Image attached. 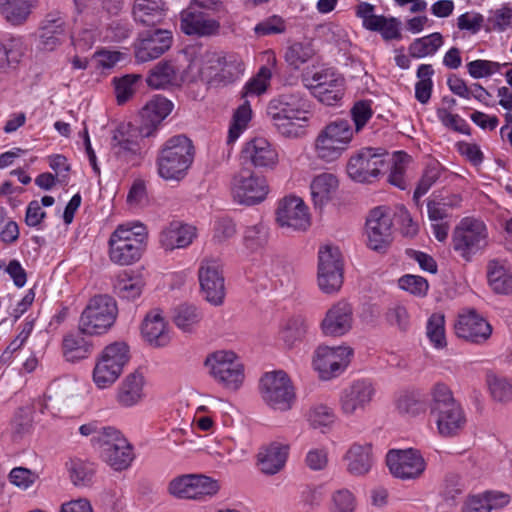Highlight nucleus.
<instances>
[{
    "label": "nucleus",
    "instance_id": "nucleus-14",
    "mask_svg": "<svg viewBox=\"0 0 512 512\" xmlns=\"http://www.w3.org/2000/svg\"><path fill=\"white\" fill-rule=\"evenodd\" d=\"M376 395V387L367 378L356 379L345 386L339 394V408L345 417L363 414Z\"/></svg>",
    "mask_w": 512,
    "mask_h": 512
},
{
    "label": "nucleus",
    "instance_id": "nucleus-22",
    "mask_svg": "<svg viewBox=\"0 0 512 512\" xmlns=\"http://www.w3.org/2000/svg\"><path fill=\"white\" fill-rule=\"evenodd\" d=\"M173 107V103L166 97L153 96L139 112V135L142 138L155 136L163 120L172 112Z\"/></svg>",
    "mask_w": 512,
    "mask_h": 512
},
{
    "label": "nucleus",
    "instance_id": "nucleus-62",
    "mask_svg": "<svg viewBox=\"0 0 512 512\" xmlns=\"http://www.w3.org/2000/svg\"><path fill=\"white\" fill-rule=\"evenodd\" d=\"M386 322L401 331H406L410 326V315L403 304L393 303L385 312Z\"/></svg>",
    "mask_w": 512,
    "mask_h": 512
},
{
    "label": "nucleus",
    "instance_id": "nucleus-19",
    "mask_svg": "<svg viewBox=\"0 0 512 512\" xmlns=\"http://www.w3.org/2000/svg\"><path fill=\"white\" fill-rule=\"evenodd\" d=\"M231 191L236 202L251 206L266 199L269 186L264 176L241 172L233 177Z\"/></svg>",
    "mask_w": 512,
    "mask_h": 512
},
{
    "label": "nucleus",
    "instance_id": "nucleus-2",
    "mask_svg": "<svg viewBox=\"0 0 512 512\" xmlns=\"http://www.w3.org/2000/svg\"><path fill=\"white\" fill-rule=\"evenodd\" d=\"M148 232L140 222L120 224L109 238V258L118 265H132L140 260L146 245Z\"/></svg>",
    "mask_w": 512,
    "mask_h": 512
},
{
    "label": "nucleus",
    "instance_id": "nucleus-53",
    "mask_svg": "<svg viewBox=\"0 0 512 512\" xmlns=\"http://www.w3.org/2000/svg\"><path fill=\"white\" fill-rule=\"evenodd\" d=\"M487 385L491 396L499 402L512 400V380L493 373L487 374Z\"/></svg>",
    "mask_w": 512,
    "mask_h": 512
},
{
    "label": "nucleus",
    "instance_id": "nucleus-55",
    "mask_svg": "<svg viewBox=\"0 0 512 512\" xmlns=\"http://www.w3.org/2000/svg\"><path fill=\"white\" fill-rule=\"evenodd\" d=\"M20 42L11 39L6 44L0 43V73H6L15 68L22 57Z\"/></svg>",
    "mask_w": 512,
    "mask_h": 512
},
{
    "label": "nucleus",
    "instance_id": "nucleus-3",
    "mask_svg": "<svg viewBox=\"0 0 512 512\" xmlns=\"http://www.w3.org/2000/svg\"><path fill=\"white\" fill-rule=\"evenodd\" d=\"M194 159V147L189 138L176 135L169 138L158 152L157 171L164 180H181Z\"/></svg>",
    "mask_w": 512,
    "mask_h": 512
},
{
    "label": "nucleus",
    "instance_id": "nucleus-12",
    "mask_svg": "<svg viewBox=\"0 0 512 512\" xmlns=\"http://www.w3.org/2000/svg\"><path fill=\"white\" fill-rule=\"evenodd\" d=\"M260 394L269 407L280 411L289 410L295 399L292 383L281 370L268 372L261 378Z\"/></svg>",
    "mask_w": 512,
    "mask_h": 512
},
{
    "label": "nucleus",
    "instance_id": "nucleus-50",
    "mask_svg": "<svg viewBox=\"0 0 512 512\" xmlns=\"http://www.w3.org/2000/svg\"><path fill=\"white\" fill-rule=\"evenodd\" d=\"M67 469L75 486L89 485L96 470L94 463L79 458L71 459L67 463Z\"/></svg>",
    "mask_w": 512,
    "mask_h": 512
},
{
    "label": "nucleus",
    "instance_id": "nucleus-32",
    "mask_svg": "<svg viewBox=\"0 0 512 512\" xmlns=\"http://www.w3.org/2000/svg\"><path fill=\"white\" fill-rule=\"evenodd\" d=\"M141 334L154 347H163L170 342L167 323L160 310L154 309L147 313L141 325Z\"/></svg>",
    "mask_w": 512,
    "mask_h": 512
},
{
    "label": "nucleus",
    "instance_id": "nucleus-25",
    "mask_svg": "<svg viewBox=\"0 0 512 512\" xmlns=\"http://www.w3.org/2000/svg\"><path fill=\"white\" fill-rule=\"evenodd\" d=\"M172 44L171 32L155 29L140 35L135 45V57L138 62H147L160 57Z\"/></svg>",
    "mask_w": 512,
    "mask_h": 512
},
{
    "label": "nucleus",
    "instance_id": "nucleus-11",
    "mask_svg": "<svg viewBox=\"0 0 512 512\" xmlns=\"http://www.w3.org/2000/svg\"><path fill=\"white\" fill-rule=\"evenodd\" d=\"M243 71V62L237 55L206 52L200 75L210 86L218 87L233 83Z\"/></svg>",
    "mask_w": 512,
    "mask_h": 512
},
{
    "label": "nucleus",
    "instance_id": "nucleus-34",
    "mask_svg": "<svg viewBox=\"0 0 512 512\" xmlns=\"http://www.w3.org/2000/svg\"><path fill=\"white\" fill-rule=\"evenodd\" d=\"M347 471L353 476H364L371 470L374 457L370 443H353L344 455Z\"/></svg>",
    "mask_w": 512,
    "mask_h": 512
},
{
    "label": "nucleus",
    "instance_id": "nucleus-29",
    "mask_svg": "<svg viewBox=\"0 0 512 512\" xmlns=\"http://www.w3.org/2000/svg\"><path fill=\"white\" fill-rule=\"evenodd\" d=\"M196 237V228L192 225L173 221L159 234V243L166 251L188 247Z\"/></svg>",
    "mask_w": 512,
    "mask_h": 512
},
{
    "label": "nucleus",
    "instance_id": "nucleus-13",
    "mask_svg": "<svg viewBox=\"0 0 512 512\" xmlns=\"http://www.w3.org/2000/svg\"><path fill=\"white\" fill-rule=\"evenodd\" d=\"M317 282L323 293L333 294L340 290L343 284V262L338 247L326 245L319 249Z\"/></svg>",
    "mask_w": 512,
    "mask_h": 512
},
{
    "label": "nucleus",
    "instance_id": "nucleus-56",
    "mask_svg": "<svg viewBox=\"0 0 512 512\" xmlns=\"http://www.w3.org/2000/svg\"><path fill=\"white\" fill-rule=\"evenodd\" d=\"M114 288L119 297L134 300L141 295L143 282L139 277L124 274L118 277Z\"/></svg>",
    "mask_w": 512,
    "mask_h": 512
},
{
    "label": "nucleus",
    "instance_id": "nucleus-59",
    "mask_svg": "<svg viewBox=\"0 0 512 512\" xmlns=\"http://www.w3.org/2000/svg\"><path fill=\"white\" fill-rule=\"evenodd\" d=\"M508 63H499L489 60H474L467 64V70L474 79L489 77L501 71L503 67H507Z\"/></svg>",
    "mask_w": 512,
    "mask_h": 512
},
{
    "label": "nucleus",
    "instance_id": "nucleus-35",
    "mask_svg": "<svg viewBox=\"0 0 512 512\" xmlns=\"http://www.w3.org/2000/svg\"><path fill=\"white\" fill-rule=\"evenodd\" d=\"M289 446L273 442L262 447L258 453V466L261 472L267 475L278 473L285 465Z\"/></svg>",
    "mask_w": 512,
    "mask_h": 512
},
{
    "label": "nucleus",
    "instance_id": "nucleus-31",
    "mask_svg": "<svg viewBox=\"0 0 512 512\" xmlns=\"http://www.w3.org/2000/svg\"><path fill=\"white\" fill-rule=\"evenodd\" d=\"M243 158L255 167L274 168L278 163V153L271 143L262 137L247 142L242 150Z\"/></svg>",
    "mask_w": 512,
    "mask_h": 512
},
{
    "label": "nucleus",
    "instance_id": "nucleus-40",
    "mask_svg": "<svg viewBox=\"0 0 512 512\" xmlns=\"http://www.w3.org/2000/svg\"><path fill=\"white\" fill-rule=\"evenodd\" d=\"M339 186L337 177L332 173H321L310 184L311 197L315 207H322L332 198Z\"/></svg>",
    "mask_w": 512,
    "mask_h": 512
},
{
    "label": "nucleus",
    "instance_id": "nucleus-42",
    "mask_svg": "<svg viewBox=\"0 0 512 512\" xmlns=\"http://www.w3.org/2000/svg\"><path fill=\"white\" fill-rule=\"evenodd\" d=\"M36 0H0V14L13 26L26 22Z\"/></svg>",
    "mask_w": 512,
    "mask_h": 512
},
{
    "label": "nucleus",
    "instance_id": "nucleus-18",
    "mask_svg": "<svg viewBox=\"0 0 512 512\" xmlns=\"http://www.w3.org/2000/svg\"><path fill=\"white\" fill-rule=\"evenodd\" d=\"M349 347L320 345L314 352L313 367L322 380H330L344 372L350 362Z\"/></svg>",
    "mask_w": 512,
    "mask_h": 512
},
{
    "label": "nucleus",
    "instance_id": "nucleus-24",
    "mask_svg": "<svg viewBox=\"0 0 512 512\" xmlns=\"http://www.w3.org/2000/svg\"><path fill=\"white\" fill-rule=\"evenodd\" d=\"M454 328L459 338L476 344L485 342L492 333L491 325L473 309L459 314Z\"/></svg>",
    "mask_w": 512,
    "mask_h": 512
},
{
    "label": "nucleus",
    "instance_id": "nucleus-10",
    "mask_svg": "<svg viewBox=\"0 0 512 512\" xmlns=\"http://www.w3.org/2000/svg\"><path fill=\"white\" fill-rule=\"evenodd\" d=\"M115 300L108 295L92 297L79 319V329L86 335L105 333L115 322L117 316Z\"/></svg>",
    "mask_w": 512,
    "mask_h": 512
},
{
    "label": "nucleus",
    "instance_id": "nucleus-8",
    "mask_svg": "<svg viewBox=\"0 0 512 512\" xmlns=\"http://www.w3.org/2000/svg\"><path fill=\"white\" fill-rule=\"evenodd\" d=\"M388 164V153L384 149L364 147L350 156L346 171L353 181L371 184L379 179Z\"/></svg>",
    "mask_w": 512,
    "mask_h": 512
},
{
    "label": "nucleus",
    "instance_id": "nucleus-36",
    "mask_svg": "<svg viewBox=\"0 0 512 512\" xmlns=\"http://www.w3.org/2000/svg\"><path fill=\"white\" fill-rule=\"evenodd\" d=\"M166 16L163 0H135L133 5L134 20L143 25L154 27L160 24Z\"/></svg>",
    "mask_w": 512,
    "mask_h": 512
},
{
    "label": "nucleus",
    "instance_id": "nucleus-27",
    "mask_svg": "<svg viewBox=\"0 0 512 512\" xmlns=\"http://www.w3.org/2000/svg\"><path fill=\"white\" fill-rule=\"evenodd\" d=\"M353 324V310L349 303L340 301L334 304L321 322L326 336L339 337L350 331Z\"/></svg>",
    "mask_w": 512,
    "mask_h": 512
},
{
    "label": "nucleus",
    "instance_id": "nucleus-52",
    "mask_svg": "<svg viewBox=\"0 0 512 512\" xmlns=\"http://www.w3.org/2000/svg\"><path fill=\"white\" fill-rule=\"evenodd\" d=\"M201 318L200 311L195 306L188 304L178 306L173 316L175 325L184 332L193 331Z\"/></svg>",
    "mask_w": 512,
    "mask_h": 512
},
{
    "label": "nucleus",
    "instance_id": "nucleus-37",
    "mask_svg": "<svg viewBox=\"0 0 512 512\" xmlns=\"http://www.w3.org/2000/svg\"><path fill=\"white\" fill-rule=\"evenodd\" d=\"M144 377L139 372L128 374L117 389L116 401L122 407L138 404L143 396Z\"/></svg>",
    "mask_w": 512,
    "mask_h": 512
},
{
    "label": "nucleus",
    "instance_id": "nucleus-15",
    "mask_svg": "<svg viewBox=\"0 0 512 512\" xmlns=\"http://www.w3.org/2000/svg\"><path fill=\"white\" fill-rule=\"evenodd\" d=\"M375 6L362 1L355 7V16L362 22V27L377 32L386 42L402 39V22L396 17L377 15Z\"/></svg>",
    "mask_w": 512,
    "mask_h": 512
},
{
    "label": "nucleus",
    "instance_id": "nucleus-46",
    "mask_svg": "<svg viewBox=\"0 0 512 512\" xmlns=\"http://www.w3.org/2000/svg\"><path fill=\"white\" fill-rule=\"evenodd\" d=\"M315 53L313 43L310 40L295 41L287 46L284 58L290 67L297 70L310 61Z\"/></svg>",
    "mask_w": 512,
    "mask_h": 512
},
{
    "label": "nucleus",
    "instance_id": "nucleus-47",
    "mask_svg": "<svg viewBox=\"0 0 512 512\" xmlns=\"http://www.w3.org/2000/svg\"><path fill=\"white\" fill-rule=\"evenodd\" d=\"M429 396V408L431 415L460 404L454 398L450 387L443 382L435 383L430 389Z\"/></svg>",
    "mask_w": 512,
    "mask_h": 512
},
{
    "label": "nucleus",
    "instance_id": "nucleus-64",
    "mask_svg": "<svg viewBox=\"0 0 512 512\" xmlns=\"http://www.w3.org/2000/svg\"><path fill=\"white\" fill-rule=\"evenodd\" d=\"M331 501L333 512H353L356 507L354 494L346 488L335 491L331 496Z\"/></svg>",
    "mask_w": 512,
    "mask_h": 512
},
{
    "label": "nucleus",
    "instance_id": "nucleus-45",
    "mask_svg": "<svg viewBox=\"0 0 512 512\" xmlns=\"http://www.w3.org/2000/svg\"><path fill=\"white\" fill-rule=\"evenodd\" d=\"M309 324L302 315H294L286 319L279 330L280 338L288 347H292L306 334Z\"/></svg>",
    "mask_w": 512,
    "mask_h": 512
},
{
    "label": "nucleus",
    "instance_id": "nucleus-58",
    "mask_svg": "<svg viewBox=\"0 0 512 512\" xmlns=\"http://www.w3.org/2000/svg\"><path fill=\"white\" fill-rule=\"evenodd\" d=\"M271 76V70L266 66H262L258 73L244 86L243 96H259L266 92Z\"/></svg>",
    "mask_w": 512,
    "mask_h": 512
},
{
    "label": "nucleus",
    "instance_id": "nucleus-63",
    "mask_svg": "<svg viewBox=\"0 0 512 512\" xmlns=\"http://www.w3.org/2000/svg\"><path fill=\"white\" fill-rule=\"evenodd\" d=\"M436 115L441 124L447 129L461 134H470V127L465 119L458 114H453L448 109L437 108Z\"/></svg>",
    "mask_w": 512,
    "mask_h": 512
},
{
    "label": "nucleus",
    "instance_id": "nucleus-16",
    "mask_svg": "<svg viewBox=\"0 0 512 512\" xmlns=\"http://www.w3.org/2000/svg\"><path fill=\"white\" fill-rule=\"evenodd\" d=\"M223 265L219 257L205 256L199 264L198 279L204 298L213 305L223 303L225 286Z\"/></svg>",
    "mask_w": 512,
    "mask_h": 512
},
{
    "label": "nucleus",
    "instance_id": "nucleus-28",
    "mask_svg": "<svg viewBox=\"0 0 512 512\" xmlns=\"http://www.w3.org/2000/svg\"><path fill=\"white\" fill-rule=\"evenodd\" d=\"M79 433L83 436H90L92 447L102 457L107 450H110L124 435L113 426H105L99 422L92 421L79 427Z\"/></svg>",
    "mask_w": 512,
    "mask_h": 512
},
{
    "label": "nucleus",
    "instance_id": "nucleus-7",
    "mask_svg": "<svg viewBox=\"0 0 512 512\" xmlns=\"http://www.w3.org/2000/svg\"><path fill=\"white\" fill-rule=\"evenodd\" d=\"M353 138V129L347 119H337L327 124L315 139L317 157L325 162H333L348 149Z\"/></svg>",
    "mask_w": 512,
    "mask_h": 512
},
{
    "label": "nucleus",
    "instance_id": "nucleus-23",
    "mask_svg": "<svg viewBox=\"0 0 512 512\" xmlns=\"http://www.w3.org/2000/svg\"><path fill=\"white\" fill-rule=\"evenodd\" d=\"M390 473L403 480L415 479L425 470L426 464L418 450H390L386 455Z\"/></svg>",
    "mask_w": 512,
    "mask_h": 512
},
{
    "label": "nucleus",
    "instance_id": "nucleus-51",
    "mask_svg": "<svg viewBox=\"0 0 512 512\" xmlns=\"http://www.w3.org/2000/svg\"><path fill=\"white\" fill-rule=\"evenodd\" d=\"M410 160V156L403 151L395 152L392 158L388 182L401 190L407 188L405 172Z\"/></svg>",
    "mask_w": 512,
    "mask_h": 512
},
{
    "label": "nucleus",
    "instance_id": "nucleus-38",
    "mask_svg": "<svg viewBox=\"0 0 512 512\" xmlns=\"http://www.w3.org/2000/svg\"><path fill=\"white\" fill-rule=\"evenodd\" d=\"M487 280L495 293L512 294V268L506 261L491 260L487 265Z\"/></svg>",
    "mask_w": 512,
    "mask_h": 512
},
{
    "label": "nucleus",
    "instance_id": "nucleus-60",
    "mask_svg": "<svg viewBox=\"0 0 512 512\" xmlns=\"http://www.w3.org/2000/svg\"><path fill=\"white\" fill-rule=\"evenodd\" d=\"M268 240V229L262 223L248 226L243 235V242L246 248L256 250L263 247Z\"/></svg>",
    "mask_w": 512,
    "mask_h": 512
},
{
    "label": "nucleus",
    "instance_id": "nucleus-6",
    "mask_svg": "<svg viewBox=\"0 0 512 512\" xmlns=\"http://www.w3.org/2000/svg\"><path fill=\"white\" fill-rule=\"evenodd\" d=\"M129 347L124 342H114L106 346L96 358L92 372L94 384L99 389L111 387L129 362Z\"/></svg>",
    "mask_w": 512,
    "mask_h": 512
},
{
    "label": "nucleus",
    "instance_id": "nucleus-1",
    "mask_svg": "<svg viewBox=\"0 0 512 512\" xmlns=\"http://www.w3.org/2000/svg\"><path fill=\"white\" fill-rule=\"evenodd\" d=\"M311 102L300 89H284L267 105L266 113L273 128L285 138H300L306 134Z\"/></svg>",
    "mask_w": 512,
    "mask_h": 512
},
{
    "label": "nucleus",
    "instance_id": "nucleus-26",
    "mask_svg": "<svg viewBox=\"0 0 512 512\" xmlns=\"http://www.w3.org/2000/svg\"><path fill=\"white\" fill-rule=\"evenodd\" d=\"M180 28L186 35L207 37L219 32L220 23L204 11L188 7L181 12Z\"/></svg>",
    "mask_w": 512,
    "mask_h": 512
},
{
    "label": "nucleus",
    "instance_id": "nucleus-43",
    "mask_svg": "<svg viewBox=\"0 0 512 512\" xmlns=\"http://www.w3.org/2000/svg\"><path fill=\"white\" fill-rule=\"evenodd\" d=\"M178 68L171 61H161L149 72L146 82L153 89H165L178 84Z\"/></svg>",
    "mask_w": 512,
    "mask_h": 512
},
{
    "label": "nucleus",
    "instance_id": "nucleus-39",
    "mask_svg": "<svg viewBox=\"0 0 512 512\" xmlns=\"http://www.w3.org/2000/svg\"><path fill=\"white\" fill-rule=\"evenodd\" d=\"M65 33V22L60 14H49L42 22L39 35L41 49L52 51L60 43Z\"/></svg>",
    "mask_w": 512,
    "mask_h": 512
},
{
    "label": "nucleus",
    "instance_id": "nucleus-57",
    "mask_svg": "<svg viewBox=\"0 0 512 512\" xmlns=\"http://www.w3.org/2000/svg\"><path fill=\"white\" fill-rule=\"evenodd\" d=\"M141 80L139 74H127L119 79L114 78L115 93L119 104L125 103L136 92Z\"/></svg>",
    "mask_w": 512,
    "mask_h": 512
},
{
    "label": "nucleus",
    "instance_id": "nucleus-61",
    "mask_svg": "<svg viewBox=\"0 0 512 512\" xmlns=\"http://www.w3.org/2000/svg\"><path fill=\"white\" fill-rule=\"evenodd\" d=\"M252 110L250 105L245 103L241 105L233 115V121L228 132V142L235 141L240 134L246 129L251 119Z\"/></svg>",
    "mask_w": 512,
    "mask_h": 512
},
{
    "label": "nucleus",
    "instance_id": "nucleus-49",
    "mask_svg": "<svg viewBox=\"0 0 512 512\" xmlns=\"http://www.w3.org/2000/svg\"><path fill=\"white\" fill-rule=\"evenodd\" d=\"M448 171L436 160L427 163L421 179L414 191V198L419 199L442 177H446Z\"/></svg>",
    "mask_w": 512,
    "mask_h": 512
},
{
    "label": "nucleus",
    "instance_id": "nucleus-4",
    "mask_svg": "<svg viewBox=\"0 0 512 512\" xmlns=\"http://www.w3.org/2000/svg\"><path fill=\"white\" fill-rule=\"evenodd\" d=\"M489 233L484 221L465 217L452 233V248L465 261L481 253L488 245Z\"/></svg>",
    "mask_w": 512,
    "mask_h": 512
},
{
    "label": "nucleus",
    "instance_id": "nucleus-41",
    "mask_svg": "<svg viewBox=\"0 0 512 512\" xmlns=\"http://www.w3.org/2000/svg\"><path fill=\"white\" fill-rule=\"evenodd\" d=\"M115 471L129 468L135 459L133 446L124 437L101 457Z\"/></svg>",
    "mask_w": 512,
    "mask_h": 512
},
{
    "label": "nucleus",
    "instance_id": "nucleus-5",
    "mask_svg": "<svg viewBox=\"0 0 512 512\" xmlns=\"http://www.w3.org/2000/svg\"><path fill=\"white\" fill-rule=\"evenodd\" d=\"M204 365L214 381L226 390L237 391L244 382V366L233 351L212 352L207 355Z\"/></svg>",
    "mask_w": 512,
    "mask_h": 512
},
{
    "label": "nucleus",
    "instance_id": "nucleus-17",
    "mask_svg": "<svg viewBox=\"0 0 512 512\" xmlns=\"http://www.w3.org/2000/svg\"><path fill=\"white\" fill-rule=\"evenodd\" d=\"M219 488L218 482L208 476L186 474L171 480L168 491L179 499L204 500L215 495Z\"/></svg>",
    "mask_w": 512,
    "mask_h": 512
},
{
    "label": "nucleus",
    "instance_id": "nucleus-33",
    "mask_svg": "<svg viewBox=\"0 0 512 512\" xmlns=\"http://www.w3.org/2000/svg\"><path fill=\"white\" fill-rule=\"evenodd\" d=\"M432 416L435 418L438 433L444 438L458 436L467 423L466 414L461 404L432 414Z\"/></svg>",
    "mask_w": 512,
    "mask_h": 512
},
{
    "label": "nucleus",
    "instance_id": "nucleus-30",
    "mask_svg": "<svg viewBox=\"0 0 512 512\" xmlns=\"http://www.w3.org/2000/svg\"><path fill=\"white\" fill-rule=\"evenodd\" d=\"M129 126L122 125L112 137V151L120 160L131 166L138 165L142 160L139 143L129 135Z\"/></svg>",
    "mask_w": 512,
    "mask_h": 512
},
{
    "label": "nucleus",
    "instance_id": "nucleus-44",
    "mask_svg": "<svg viewBox=\"0 0 512 512\" xmlns=\"http://www.w3.org/2000/svg\"><path fill=\"white\" fill-rule=\"evenodd\" d=\"M80 329L69 333L63 339V353L68 361L74 362L87 358L92 351V345Z\"/></svg>",
    "mask_w": 512,
    "mask_h": 512
},
{
    "label": "nucleus",
    "instance_id": "nucleus-21",
    "mask_svg": "<svg viewBox=\"0 0 512 512\" xmlns=\"http://www.w3.org/2000/svg\"><path fill=\"white\" fill-rule=\"evenodd\" d=\"M276 222L282 228L306 231L311 225L308 207L300 197L286 196L278 202Z\"/></svg>",
    "mask_w": 512,
    "mask_h": 512
},
{
    "label": "nucleus",
    "instance_id": "nucleus-54",
    "mask_svg": "<svg viewBox=\"0 0 512 512\" xmlns=\"http://www.w3.org/2000/svg\"><path fill=\"white\" fill-rule=\"evenodd\" d=\"M426 335L435 348L441 349L446 346L444 315L434 313L429 317L426 325Z\"/></svg>",
    "mask_w": 512,
    "mask_h": 512
},
{
    "label": "nucleus",
    "instance_id": "nucleus-48",
    "mask_svg": "<svg viewBox=\"0 0 512 512\" xmlns=\"http://www.w3.org/2000/svg\"><path fill=\"white\" fill-rule=\"evenodd\" d=\"M443 44V37L439 32L414 39L408 47L409 56L421 59L434 55Z\"/></svg>",
    "mask_w": 512,
    "mask_h": 512
},
{
    "label": "nucleus",
    "instance_id": "nucleus-9",
    "mask_svg": "<svg viewBox=\"0 0 512 512\" xmlns=\"http://www.w3.org/2000/svg\"><path fill=\"white\" fill-rule=\"evenodd\" d=\"M301 78L304 86L321 103L332 106L342 99L344 78L335 69H306Z\"/></svg>",
    "mask_w": 512,
    "mask_h": 512
},
{
    "label": "nucleus",
    "instance_id": "nucleus-20",
    "mask_svg": "<svg viewBox=\"0 0 512 512\" xmlns=\"http://www.w3.org/2000/svg\"><path fill=\"white\" fill-rule=\"evenodd\" d=\"M392 217L383 206L370 211L366 219L367 245L370 249L384 252L392 242Z\"/></svg>",
    "mask_w": 512,
    "mask_h": 512
}]
</instances>
